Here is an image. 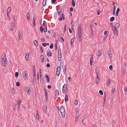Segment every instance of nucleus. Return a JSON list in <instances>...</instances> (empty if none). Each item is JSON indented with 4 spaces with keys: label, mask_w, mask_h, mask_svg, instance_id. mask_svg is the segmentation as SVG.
Instances as JSON below:
<instances>
[{
    "label": "nucleus",
    "mask_w": 127,
    "mask_h": 127,
    "mask_svg": "<svg viewBox=\"0 0 127 127\" xmlns=\"http://www.w3.org/2000/svg\"><path fill=\"white\" fill-rule=\"evenodd\" d=\"M43 30L45 32H47V25L46 24L45 26L44 27Z\"/></svg>",
    "instance_id": "27"
},
{
    "label": "nucleus",
    "mask_w": 127,
    "mask_h": 127,
    "mask_svg": "<svg viewBox=\"0 0 127 127\" xmlns=\"http://www.w3.org/2000/svg\"><path fill=\"white\" fill-rule=\"evenodd\" d=\"M61 70V67H60L58 66L57 69L56 71H59L60 72Z\"/></svg>",
    "instance_id": "41"
},
{
    "label": "nucleus",
    "mask_w": 127,
    "mask_h": 127,
    "mask_svg": "<svg viewBox=\"0 0 127 127\" xmlns=\"http://www.w3.org/2000/svg\"><path fill=\"white\" fill-rule=\"evenodd\" d=\"M11 10V7H9L7 9V11L10 12Z\"/></svg>",
    "instance_id": "38"
},
{
    "label": "nucleus",
    "mask_w": 127,
    "mask_h": 127,
    "mask_svg": "<svg viewBox=\"0 0 127 127\" xmlns=\"http://www.w3.org/2000/svg\"><path fill=\"white\" fill-rule=\"evenodd\" d=\"M66 25H65L64 27V30L63 32L64 33L66 31Z\"/></svg>",
    "instance_id": "50"
},
{
    "label": "nucleus",
    "mask_w": 127,
    "mask_h": 127,
    "mask_svg": "<svg viewBox=\"0 0 127 127\" xmlns=\"http://www.w3.org/2000/svg\"><path fill=\"white\" fill-rule=\"evenodd\" d=\"M33 84L35 85V79H36V76H33Z\"/></svg>",
    "instance_id": "25"
},
{
    "label": "nucleus",
    "mask_w": 127,
    "mask_h": 127,
    "mask_svg": "<svg viewBox=\"0 0 127 127\" xmlns=\"http://www.w3.org/2000/svg\"><path fill=\"white\" fill-rule=\"evenodd\" d=\"M53 43L51 44L50 45V49H52L53 47Z\"/></svg>",
    "instance_id": "54"
},
{
    "label": "nucleus",
    "mask_w": 127,
    "mask_h": 127,
    "mask_svg": "<svg viewBox=\"0 0 127 127\" xmlns=\"http://www.w3.org/2000/svg\"><path fill=\"white\" fill-rule=\"evenodd\" d=\"M79 115V113L78 111L76 112V113L75 116L76 117H78Z\"/></svg>",
    "instance_id": "45"
},
{
    "label": "nucleus",
    "mask_w": 127,
    "mask_h": 127,
    "mask_svg": "<svg viewBox=\"0 0 127 127\" xmlns=\"http://www.w3.org/2000/svg\"><path fill=\"white\" fill-rule=\"evenodd\" d=\"M120 26V24L119 23H117L114 26V28L117 29Z\"/></svg>",
    "instance_id": "18"
},
{
    "label": "nucleus",
    "mask_w": 127,
    "mask_h": 127,
    "mask_svg": "<svg viewBox=\"0 0 127 127\" xmlns=\"http://www.w3.org/2000/svg\"><path fill=\"white\" fill-rule=\"evenodd\" d=\"M124 89L125 91L127 92V87H124Z\"/></svg>",
    "instance_id": "55"
},
{
    "label": "nucleus",
    "mask_w": 127,
    "mask_h": 127,
    "mask_svg": "<svg viewBox=\"0 0 127 127\" xmlns=\"http://www.w3.org/2000/svg\"><path fill=\"white\" fill-rule=\"evenodd\" d=\"M72 4L73 6H75V2L74 0H72Z\"/></svg>",
    "instance_id": "42"
},
{
    "label": "nucleus",
    "mask_w": 127,
    "mask_h": 127,
    "mask_svg": "<svg viewBox=\"0 0 127 127\" xmlns=\"http://www.w3.org/2000/svg\"><path fill=\"white\" fill-rule=\"evenodd\" d=\"M100 80L97 79L96 81V83L97 84H98L99 82L100 81Z\"/></svg>",
    "instance_id": "63"
},
{
    "label": "nucleus",
    "mask_w": 127,
    "mask_h": 127,
    "mask_svg": "<svg viewBox=\"0 0 127 127\" xmlns=\"http://www.w3.org/2000/svg\"><path fill=\"white\" fill-rule=\"evenodd\" d=\"M47 55L48 57H51L52 56V54L51 52L49 51H47Z\"/></svg>",
    "instance_id": "12"
},
{
    "label": "nucleus",
    "mask_w": 127,
    "mask_h": 127,
    "mask_svg": "<svg viewBox=\"0 0 127 127\" xmlns=\"http://www.w3.org/2000/svg\"><path fill=\"white\" fill-rule=\"evenodd\" d=\"M36 119L38 120H39V116L38 111H37V113L36 115Z\"/></svg>",
    "instance_id": "26"
},
{
    "label": "nucleus",
    "mask_w": 127,
    "mask_h": 127,
    "mask_svg": "<svg viewBox=\"0 0 127 127\" xmlns=\"http://www.w3.org/2000/svg\"><path fill=\"white\" fill-rule=\"evenodd\" d=\"M60 72L59 71H56V75L57 76H59V75Z\"/></svg>",
    "instance_id": "56"
},
{
    "label": "nucleus",
    "mask_w": 127,
    "mask_h": 127,
    "mask_svg": "<svg viewBox=\"0 0 127 127\" xmlns=\"http://www.w3.org/2000/svg\"><path fill=\"white\" fill-rule=\"evenodd\" d=\"M23 76L24 77V80H25L27 79L28 75L27 73V72L25 71L24 72V73H23Z\"/></svg>",
    "instance_id": "6"
},
{
    "label": "nucleus",
    "mask_w": 127,
    "mask_h": 127,
    "mask_svg": "<svg viewBox=\"0 0 127 127\" xmlns=\"http://www.w3.org/2000/svg\"><path fill=\"white\" fill-rule=\"evenodd\" d=\"M62 67L63 68V71L64 72V74H65V73L66 66L65 65H63Z\"/></svg>",
    "instance_id": "19"
},
{
    "label": "nucleus",
    "mask_w": 127,
    "mask_h": 127,
    "mask_svg": "<svg viewBox=\"0 0 127 127\" xmlns=\"http://www.w3.org/2000/svg\"><path fill=\"white\" fill-rule=\"evenodd\" d=\"M78 40H79V42H80L81 41V37H78Z\"/></svg>",
    "instance_id": "64"
},
{
    "label": "nucleus",
    "mask_w": 127,
    "mask_h": 127,
    "mask_svg": "<svg viewBox=\"0 0 127 127\" xmlns=\"http://www.w3.org/2000/svg\"><path fill=\"white\" fill-rule=\"evenodd\" d=\"M61 48L59 47L58 49V55H61Z\"/></svg>",
    "instance_id": "21"
},
{
    "label": "nucleus",
    "mask_w": 127,
    "mask_h": 127,
    "mask_svg": "<svg viewBox=\"0 0 127 127\" xmlns=\"http://www.w3.org/2000/svg\"><path fill=\"white\" fill-rule=\"evenodd\" d=\"M81 30V25H79L78 30Z\"/></svg>",
    "instance_id": "48"
},
{
    "label": "nucleus",
    "mask_w": 127,
    "mask_h": 127,
    "mask_svg": "<svg viewBox=\"0 0 127 127\" xmlns=\"http://www.w3.org/2000/svg\"><path fill=\"white\" fill-rule=\"evenodd\" d=\"M44 112L45 113H46V109H47V106L46 105H45L44 107Z\"/></svg>",
    "instance_id": "32"
},
{
    "label": "nucleus",
    "mask_w": 127,
    "mask_h": 127,
    "mask_svg": "<svg viewBox=\"0 0 127 127\" xmlns=\"http://www.w3.org/2000/svg\"><path fill=\"white\" fill-rule=\"evenodd\" d=\"M60 111L62 117L63 118H64L65 117V111L64 107H61L60 109Z\"/></svg>",
    "instance_id": "2"
},
{
    "label": "nucleus",
    "mask_w": 127,
    "mask_h": 127,
    "mask_svg": "<svg viewBox=\"0 0 127 127\" xmlns=\"http://www.w3.org/2000/svg\"><path fill=\"white\" fill-rule=\"evenodd\" d=\"M1 63L2 64V65L3 66H5L7 64V60L5 55L4 54V57L2 59Z\"/></svg>",
    "instance_id": "1"
},
{
    "label": "nucleus",
    "mask_w": 127,
    "mask_h": 127,
    "mask_svg": "<svg viewBox=\"0 0 127 127\" xmlns=\"http://www.w3.org/2000/svg\"><path fill=\"white\" fill-rule=\"evenodd\" d=\"M116 10V7L115 6H114L113 11V14L114 15L115 14V11Z\"/></svg>",
    "instance_id": "33"
},
{
    "label": "nucleus",
    "mask_w": 127,
    "mask_h": 127,
    "mask_svg": "<svg viewBox=\"0 0 127 127\" xmlns=\"http://www.w3.org/2000/svg\"><path fill=\"white\" fill-rule=\"evenodd\" d=\"M16 105V103H14L13 104L12 108L13 110H15V107Z\"/></svg>",
    "instance_id": "23"
},
{
    "label": "nucleus",
    "mask_w": 127,
    "mask_h": 127,
    "mask_svg": "<svg viewBox=\"0 0 127 127\" xmlns=\"http://www.w3.org/2000/svg\"><path fill=\"white\" fill-rule=\"evenodd\" d=\"M99 94L101 95H102L103 94V92L101 90H100L99 91Z\"/></svg>",
    "instance_id": "46"
},
{
    "label": "nucleus",
    "mask_w": 127,
    "mask_h": 127,
    "mask_svg": "<svg viewBox=\"0 0 127 127\" xmlns=\"http://www.w3.org/2000/svg\"><path fill=\"white\" fill-rule=\"evenodd\" d=\"M29 55L27 53H26L25 56V59L26 61H28V56Z\"/></svg>",
    "instance_id": "22"
},
{
    "label": "nucleus",
    "mask_w": 127,
    "mask_h": 127,
    "mask_svg": "<svg viewBox=\"0 0 127 127\" xmlns=\"http://www.w3.org/2000/svg\"><path fill=\"white\" fill-rule=\"evenodd\" d=\"M95 72L96 73H100L99 68H96L95 70Z\"/></svg>",
    "instance_id": "34"
},
{
    "label": "nucleus",
    "mask_w": 127,
    "mask_h": 127,
    "mask_svg": "<svg viewBox=\"0 0 127 127\" xmlns=\"http://www.w3.org/2000/svg\"><path fill=\"white\" fill-rule=\"evenodd\" d=\"M19 75L18 73L17 72H16L15 74V76L16 78L18 77Z\"/></svg>",
    "instance_id": "44"
},
{
    "label": "nucleus",
    "mask_w": 127,
    "mask_h": 127,
    "mask_svg": "<svg viewBox=\"0 0 127 127\" xmlns=\"http://www.w3.org/2000/svg\"><path fill=\"white\" fill-rule=\"evenodd\" d=\"M111 82L109 79H108L107 82V83L106 86L107 87L109 86V85L111 84Z\"/></svg>",
    "instance_id": "15"
},
{
    "label": "nucleus",
    "mask_w": 127,
    "mask_h": 127,
    "mask_svg": "<svg viewBox=\"0 0 127 127\" xmlns=\"http://www.w3.org/2000/svg\"><path fill=\"white\" fill-rule=\"evenodd\" d=\"M27 18L28 20L29 21L30 20V14H29V13H27Z\"/></svg>",
    "instance_id": "31"
},
{
    "label": "nucleus",
    "mask_w": 127,
    "mask_h": 127,
    "mask_svg": "<svg viewBox=\"0 0 127 127\" xmlns=\"http://www.w3.org/2000/svg\"><path fill=\"white\" fill-rule=\"evenodd\" d=\"M108 53L109 56V57H110V58H111L112 57V56H111V51L110 48L109 49V50L108 51Z\"/></svg>",
    "instance_id": "11"
},
{
    "label": "nucleus",
    "mask_w": 127,
    "mask_h": 127,
    "mask_svg": "<svg viewBox=\"0 0 127 127\" xmlns=\"http://www.w3.org/2000/svg\"><path fill=\"white\" fill-rule=\"evenodd\" d=\"M20 106L19 104H18V107L17 111L19 112V111H20Z\"/></svg>",
    "instance_id": "51"
},
{
    "label": "nucleus",
    "mask_w": 127,
    "mask_h": 127,
    "mask_svg": "<svg viewBox=\"0 0 127 127\" xmlns=\"http://www.w3.org/2000/svg\"><path fill=\"white\" fill-rule=\"evenodd\" d=\"M15 92V90L14 88H13L11 91V93L12 94H14Z\"/></svg>",
    "instance_id": "35"
},
{
    "label": "nucleus",
    "mask_w": 127,
    "mask_h": 127,
    "mask_svg": "<svg viewBox=\"0 0 127 127\" xmlns=\"http://www.w3.org/2000/svg\"><path fill=\"white\" fill-rule=\"evenodd\" d=\"M58 39L59 41H61V40H62L63 42L64 41V39L61 37H59Z\"/></svg>",
    "instance_id": "43"
},
{
    "label": "nucleus",
    "mask_w": 127,
    "mask_h": 127,
    "mask_svg": "<svg viewBox=\"0 0 127 127\" xmlns=\"http://www.w3.org/2000/svg\"><path fill=\"white\" fill-rule=\"evenodd\" d=\"M61 55H58V61H60L61 59Z\"/></svg>",
    "instance_id": "29"
},
{
    "label": "nucleus",
    "mask_w": 127,
    "mask_h": 127,
    "mask_svg": "<svg viewBox=\"0 0 127 127\" xmlns=\"http://www.w3.org/2000/svg\"><path fill=\"white\" fill-rule=\"evenodd\" d=\"M40 51L42 53L43 52V50L42 47V46L41 45L40 46Z\"/></svg>",
    "instance_id": "49"
},
{
    "label": "nucleus",
    "mask_w": 127,
    "mask_h": 127,
    "mask_svg": "<svg viewBox=\"0 0 127 127\" xmlns=\"http://www.w3.org/2000/svg\"><path fill=\"white\" fill-rule=\"evenodd\" d=\"M113 95L111 94V100H110V105L111 106H112L113 105Z\"/></svg>",
    "instance_id": "8"
},
{
    "label": "nucleus",
    "mask_w": 127,
    "mask_h": 127,
    "mask_svg": "<svg viewBox=\"0 0 127 127\" xmlns=\"http://www.w3.org/2000/svg\"><path fill=\"white\" fill-rule=\"evenodd\" d=\"M24 89L28 93V94L30 95L31 92L30 88L28 87H25L24 88Z\"/></svg>",
    "instance_id": "4"
},
{
    "label": "nucleus",
    "mask_w": 127,
    "mask_h": 127,
    "mask_svg": "<svg viewBox=\"0 0 127 127\" xmlns=\"http://www.w3.org/2000/svg\"><path fill=\"white\" fill-rule=\"evenodd\" d=\"M100 11L99 10H98L97 11V14L98 15H99L100 13Z\"/></svg>",
    "instance_id": "62"
},
{
    "label": "nucleus",
    "mask_w": 127,
    "mask_h": 127,
    "mask_svg": "<svg viewBox=\"0 0 127 127\" xmlns=\"http://www.w3.org/2000/svg\"><path fill=\"white\" fill-rule=\"evenodd\" d=\"M16 85L17 86H20V84H19V83L18 82H17L16 83Z\"/></svg>",
    "instance_id": "59"
},
{
    "label": "nucleus",
    "mask_w": 127,
    "mask_h": 127,
    "mask_svg": "<svg viewBox=\"0 0 127 127\" xmlns=\"http://www.w3.org/2000/svg\"><path fill=\"white\" fill-rule=\"evenodd\" d=\"M59 94V91L58 90H57L55 92V97L57 98Z\"/></svg>",
    "instance_id": "10"
},
{
    "label": "nucleus",
    "mask_w": 127,
    "mask_h": 127,
    "mask_svg": "<svg viewBox=\"0 0 127 127\" xmlns=\"http://www.w3.org/2000/svg\"><path fill=\"white\" fill-rule=\"evenodd\" d=\"M40 32H42L43 30V27L42 26H41L40 27Z\"/></svg>",
    "instance_id": "40"
},
{
    "label": "nucleus",
    "mask_w": 127,
    "mask_h": 127,
    "mask_svg": "<svg viewBox=\"0 0 127 127\" xmlns=\"http://www.w3.org/2000/svg\"><path fill=\"white\" fill-rule=\"evenodd\" d=\"M74 37H73L71 39L70 43L71 44V46H72V43H73V42L74 41Z\"/></svg>",
    "instance_id": "30"
},
{
    "label": "nucleus",
    "mask_w": 127,
    "mask_h": 127,
    "mask_svg": "<svg viewBox=\"0 0 127 127\" xmlns=\"http://www.w3.org/2000/svg\"><path fill=\"white\" fill-rule=\"evenodd\" d=\"M41 58V61L42 63L43 62V60H44V57L43 55H41L40 57Z\"/></svg>",
    "instance_id": "24"
},
{
    "label": "nucleus",
    "mask_w": 127,
    "mask_h": 127,
    "mask_svg": "<svg viewBox=\"0 0 127 127\" xmlns=\"http://www.w3.org/2000/svg\"><path fill=\"white\" fill-rule=\"evenodd\" d=\"M46 0H43L42 2V5L43 6H45L46 4Z\"/></svg>",
    "instance_id": "28"
},
{
    "label": "nucleus",
    "mask_w": 127,
    "mask_h": 127,
    "mask_svg": "<svg viewBox=\"0 0 127 127\" xmlns=\"http://www.w3.org/2000/svg\"><path fill=\"white\" fill-rule=\"evenodd\" d=\"M112 30L113 32L114 35H117L118 32L117 29H115L114 28H112Z\"/></svg>",
    "instance_id": "7"
},
{
    "label": "nucleus",
    "mask_w": 127,
    "mask_h": 127,
    "mask_svg": "<svg viewBox=\"0 0 127 127\" xmlns=\"http://www.w3.org/2000/svg\"><path fill=\"white\" fill-rule=\"evenodd\" d=\"M93 58V55H91L90 59V63L91 65H92Z\"/></svg>",
    "instance_id": "9"
},
{
    "label": "nucleus",
    "mask_w": 127,
    "mask_h": 127,
    "mask_svg": "<svg viewBox=\"0 0 127 127\" xmlns=\"http://www.w3.org/2000/svg\"><path fill=\"white\" fill-rule=\"evenodd\" d=\"M35 69H34V70H33V76H35Z\"/></svg>",
    "instance_id": "60"
},
{
    "label": "nucleus",
    "mask_w": 127,
    "mask_h": 127,
    "mask_svg": "<svg viewBox=\"0 0 127 127\" xmlns=\"http://www.w3.org/2000/svg\"><path fill=\"white\" fill-rule=\"evenodd\" d=\"M74 103L76 105H77L78 104V102L77 100H76L74 101Z\"/></svg>",
    "instance_id": "53"
},
{
    "label": "nucleus",
    "mask_w": 127,
    "mask_h": 127,
    "mask_svg": "<svg viewBox=\"0 0 127 127\" xmlns=\"http://www.w3.org/2000/svg\"><path fill=\"white\" fill-rule=\"evenodd\" d=\"M67 86L66 84H65L63 86L62 89V92L64 94L65 93L67 89Z\"/></svg>",
    "instance_id": "3"
},
{
    "label": "nucleus",
    "mask_w": 127,
    "mask_h": 127,
    "mask_svg": "<svg viewBox=\"0 0 127 127\" xmlns=\"http://www.w3.org/2000/svg\"><path fill=\"white\" fill-rule=\"evenodd\" d=\"M120 10V8H118L116 13V16H118Z\"/></svg>",
    "instance_id": "17"
},
{
    "label": "nucleus",
    "mask_w": 127,
    "mask_h": 127,
    "mask_svg": "<svg viewBox=\"0 0 127 127\" xmlns=\"http://www.w3.org/2000/svg\"><path fill=\"white\" fill-rule=\"evenodd\" d=\"M115 18L114 17H112L110 19V21L111 22L113 21L115 19Z\"/></svg>",
    "instance_id": "39"
},
{
    "label": "nucleus",
    "mask_w": 127,
    "mask_h": 127,
    "mask_svg": "<svg viewBox=\"0 0 127 127\" xmlns=\"http://www.w3.org/2000/svg\"><path fill=\"white\" fill-rule=\"evenodd\" d=\"M115 88H113L112 89V90L111 91V93H113L112 95H113L114 94V91H115Z\"/></svg>",
    "instance_id": "47"
},
{
    "label": "nucleus",
    "mask_w": 127,
    "mask_h": 127,
    "mask_svg": "<svg viewBox=\"0 0 127 127\" xmlns=\"http://www.w3.org/2000/svg\"><path fill=\"white\" fill-rule=\"evenodd\" d=\"M7 17L8 19L9 20H10L11 19V17H10L9 16V15H7Z\"/></svg>",
    "instance_id": "58"
},
{
    "label": "nucleus",
    "mask_w": 127,
    "mask_h": 127,
    "mask_svg": "<svg viewBox=\"0 0 127 127\" xmlns=\"http://www.w3.org/2000/svg\"><path fill=\"white\" fill-rule=\"evenodd\" d=\"M58 10L57 11V13L58 15L60 14V12L62 11V8H58Z\"/></svg>",
    "instance_id": "20"
},
{
    "label": "nucleus",
    "mask_w": 127,
    "mask_h": 127,
    "mask_svg": "<svg viewBox=\"0 0 127 127\" xmlns=\"http://www.w3.org/2000/svg\"><path fill=\"white\" fill-rule=\"evenodd\" d=\"M126 63L125 64V65L124 66V67L123 68V75H124L125 74L126 72Z\"/></svg>",
    "instance_id": "5"
},
{
    "label": "nucleus",
    "mask_w": 127,
    "mask_h": 127,
    "mask_svg": "<svg viewBox=\"0 0 127 127\" xmlns=\"http://www.w3.org/2000/svg\"><path fill=\"white\" fill-rule=\"evenodd\" d=\"M34 44H35V45L36 46H37L38 45V43L37 41L36 40H35L34 41Z\"/></svg>",
    "instance_id": "37"
},
{
    "label": "nucleus",
    "mask_w": 127,
    "mask_h": 127,
    "mask_svg": "<svg viewBox=\"0 0 127 127\" xmlns=\"http://www.w3.org/2000/svg\"><path fill=\"white\" fill-rule=\"evenodd\" d=\"M57 13H55L54 14V19L56 18L57 16Z\"/></svg>",
    "instance_id": "36"
},
{
    "label": "nucleus",
    "mask_w": 127,
    "mask_h": 127,
    "mask_svg": "<svg viewBox=\"0 0 127 127\" xmlns=\"http://www.w3.org/2000/svg\"><path fill=\"white\" fill-rule=\"evenodd\" d=\"M109 68L111 70H112L113 69V66L112 65H110L109 66Z\"/></svg>",
    "instance_id": "57"
},
{
    "label": "nucleus",
    "mask_w": 127,
    "mask_h": 127,
    "mask_svg": "<svg viewBox=\"0 0 127 127\" xmlns=\"http://www.w3.org/2000/svg\"><path fill=\"white\" fill-rule=\"evenodd\" d=\"M22 33L20 32V31H19L18 32V36H20V35H21Z\"/></svg>",
    "instance_id": "52"
},
{
    "label": "nucleus",
    "mask_w": 127,
    "mask_h": 127,
    "mask_svg": "<svg viewBox=\"0 0 127 127\" xmlns=\"http://www.w3.org/2000/svg\"><path fill=\"white\" fill-rule=\"evenodd\" d=\"M102 53L101 51L100 50H98L96 53V54L98 55V57Z\"/></svg>",
    "instance_id": "13"
},
{
    "label": "nucleus",
    "mask_w": 127,
    "mask_h": 127,
    "mask_svg": "<svg viewBox=\"0 0 127 127\" xmlns=\"http://www.w3.org/2000/svg\"><path fill=\"white\" fill-rule=\"evenodd\" d=\"M14 24H13L12 23L11 24V26L10 28V30L11 31H12L13 30V29H14Z\"/></svg>",
    "instance_id": "14"
},
{
    "label": "nucleus",
    "mask_w": 127,
    "mask_h": 127,
    "mask_svg": "<svg viewBox=\"0 0 127 127\" xmlns=\"http://www.w3.org/2000/svg\"><path fill=\"white\" fill-rule=\"evenodd\" d=\"M21 103V101L20 99H19L18 101V104L20 105Z\"/></svg>",
    "instance_id": "61"
},
{
    "label": "nucleus",
    "mask_w": 127,
    "mask_h": 127,
    "mask_svg": "<svg viewBox=\"0 0 127 127\" xmlns=\"http://www.w3.org/2000/svg\"><path fill=\"white\" fill-rule=\"evenodd\" d=\"M68 96L67 94H66L65 95V102H66L68 100Z\"/></svg>",
    "instance_id": "16"
}]
</instances>
